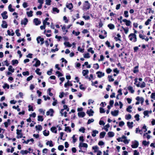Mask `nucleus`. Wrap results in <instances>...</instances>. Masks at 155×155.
I'll use <instances>...</instances> for the list:
<instances>
[{"label": "nucleus", "instance_id": "nucleus-1", "mask_svg": "<svg viewBox=\"0 0 155 155\" xmlns=\"http://www.w3.org/2000/svg\"><path fill=\"white\" fill-rule=\"evenodd\" d=\"M91 5L88 1H85L83 4L82 9L84 10H87L90 8Z\"/></svg>", "mask_w": 155, "mask_h": 155}, {"label": "nucleus", "instance_id": "nucleus-2", "mask_svg": "<svg viewBox=\"0 0 155 155\" xmlns=\"http://www.w3.org/2000/svg\"><path fill=\"white\" fill-rule=\"evenodd\" d=\"M136 100L137 101L135 103L136 105H138L139 104L140 102L139 101H140L141 102V104H142L144 101V99L143 97H140L139 96H137L136 98Z\"/></svg>", "mask_w": 155, "mask_h": 155}, {"label": "nucleus", "instance_id": "nucleus-3", "mask_svg": "<svg viewBox=\"0 0 155 155\" xmlns=\"http://www.w3.org/2000/svg\"><path fill=\"white\" fill-rule=\"evenodd\" d=\"M16 134H17V136H16V137L17 139L21 138L22 137L23 134L22 133L21 130L17 129L16 130Z\"/></svg>", "mask_w": 155, "mask_h": 155}, {"label": "nucleus", "instance_id": "nucleus-4", "mask_svg": "<svg viewBox=\"0 0 155 155\" xmlns=\"http://www.w3.org/2000/svg\"><path fill=\"white\" fill-rule=\"evenodd\" d=\"M132 144L131 145V147L133 148H137L139 144L138 142L136 140L132 141Z\"/></svg>", "mask_w": 155, "mask_h": 155}, {"label": "nucleus", "instance_id": "nucleus-5", "mask_svg": "<svg viewBox=\"0 0 155 155\" xmlns=\"http://www.w3.org/2000/svg\"><path fill=\"white\" fill-rule=\"evenodd\" d=\"M54 113V110L52 109H50L46 113L47 116L50 115L52 117L53 116V113Z\"/></svg>", "mask_w": 155, "mask_h": 155}, {"label": "nucleus", "instance_id": "nucleus-6", "mask_svg": "<svg viewBox=\"0 0 155 155\" xmlns=\"http://www.w3.org/2000/svg\"><path fill=\"white\" fill-rule=\"evenodd\" d=\"M37 41L38 43H40V41L41 42V45L43 44L44 43V38H41V36H38L37 38Z\"/></svg>", "mask_w": 155, "mask_h": 155}, {"label": "nucleus", "instance_id": "nucleus-7", "mask_svg": "<svg viewBox=\"0 0 155 155\" xmlns=\"http://www.w3.org/2000/svg\"><path fill=\"white\" fill-rule=\"evenodd\" d=\"M34 60L35 61H36L35 63L33 65L35 67H38L40 65L41 62L37 58H35L34 59Z\"/></svg>", "mask_w": 155, "mask_h": 155}, {"label": "nucleus", "instance_id": "nucleus-8", "mask_svg": "<svg viewBox=\"0 0 155 155\" xmlns=\"http://www.w3.org/2000/svg\"><path fill=\"white\" fill-rule=\"evenodd\" d=\"M86 113L90 117L93 116L94 112L92 109H90L89 110H87Z\"/></svg>", "mask_w": 155, "mask_h": 155}, {"label": "nucleus", "instance_id": "nucleus-9", "mask_svg": "<svg viewBox=\"0 0 155 155\" xmlns=\"http://www.w3.org/2000/svg\"><path fill=\"white\" fill-rule=\"evenodd\" d=\"M126 137L124 135L122 136L121 137V138L124 139L125 140H121V142H123L124 143L126 144H128L129 143V141L127 139H126Z\"/></svg>", "mask_w": 155, "mask_h": 155}, {"label": "nucleus", "instance_id": "nucleus-10", "mask_svg": "<svg viewBox=\"0 0 155 155\" xmlns=\"http://www.w3.org/2000/svg\"><path fill=\"white\" fill-rule=\"evenodd\" d=\"M122 21L123 22L125 23V25L127 26H130L131 24V22L130 20H127L126 19H123Z\"/></svg>", "mask_w": 155, "mask_h": 155}, {"label": "nucleus", "instance_id": "nucleus-11", "mask_svg": "<svg viewBox=\"0 0 155 155\" xmlns=\"http://www.w3.org/2000/svg\"><path fill=\"white\" fill-rule=\"evenodd\" d=\"M7 12L6 11H5L1 14V15L3 19H6L8 18V16L7 15Z\"/></svg>", "mask_w": 155, "mask_h": 155}, {"label": "nucleus", "instance_id": "nucleus-12", "mask_svg": "<svg viewBox=\"0 0 155 155\" xmlns=\"http://www.w3.org/2000/svg\"><path fill=\"white\" fill-rule=\"evenodd\" d=\"M119 111L118 110L112 111L111 112V114L112 115L114 116H117L119 113Z\"/></svg>", "mask_w": 155, "mask_h": 155}, {"label": "nucleus", "instance_id": "nucleus-13", "mask_svg": "<svg viewBox=\"0 0 155 155\" xmlns=\"http://www.w3.org/2000/svg\"><path fill=\"white\" fill-rule=\"evenodd\" d=\"M79 147L80 148H81V147H85L87 148L88 147V145L87 144V143H79Z\"/></svg>", "mask_w": 155, "mask_h": 155}, {"label": "nucleus", "instance_id": "nucleus-14", "mask_svg": "<svg viewBox=\"0 0 155 155\" xmlns=\"http://www.w3.org/2000/svg\"><path fill=\"white\" fill-rule=\"evenodd\" d=\"M1 26L3 28H7L8 24L5 21H2Z\"/></svg>", "mask_w": 155, "mask_h": 155}, {"label": "nucleus", "instance_id": "nucleus-15", "mask_svg": "<svg viewBox=\"0 0 155 155\" xmlns=\"http://www.w3.org/2000/svg\"><path fill=\"white\" fill-rule=\"evenodd\" d=\"M139 83L140 82H139V83L138 84H136V85L137 87H140L141 88H143L145 87L146 84L144 82H143L140 85Z\"/></svg>", "mask_w": 155, "mask_h": 155}, {"label": "nucleus", "instance_id": "nucleus-16", "mask_svg": "<svg viewBox=\"0 0 155 155\" xmlns=\"http://www.w3.org/2000/svg\"><path fill=\"white\" fill-rule=\"evenodd\" d=\"M96 74H97V77L99 78H101L102 76H103L104 75V73H103L102 72L100 71H97Z\"/></svg>", "mask_w": 155, "mask_h": 155}, {"label": "nucleus", "instance_id": "nucleus-17", "mask_svg": "<svg viewBox=\"0 0 155 155\" xmlns=\"http://www.w3.org/2000/svg\"><path fill=\"white\" fill-rule=\"evenodd\" d=\"M34 22L35 23V25H38L41 23V21L38 20V18H35L34 19Z\"/></svg>", "mask_w": 155, "mask_h": 155}, {"label": "nucleus", "instance_id": "nucleus-18", "mask_svg": "<svg viewBox=\"0 0 155 155\" xmlns=\"http://www.w3.org/2000/svg\"><path fill=\"white\" fill-rule=\"evenodd\" d=\"M78 114L79 117H83L85 115V114L84 112H78Z\"/></svg>", "mask_w": 155, "mask_h": 155}, {"label": "nucleus", "instance_id": "nucleus-19", "mask_svg": "<svg viewBox=\"0 0 155 155\" xmlns=\"http://www.w3.org/2000/svg\"><path fill=\"white\" fill-rule=\"evenodd\" d=\"M24 22L23 21V20H22L21 21V25H25L27 24V23L28 22V19L26 18H24Z\"/></svg>", "mask_w": 155, "mask_h": 155}, {"label": "nucleus", "instance_id": "nucleus-20", "mask_svg": "<svg viewBox=\"0 0 155 155\" xmlns=\"http://www.w3.org/2000/svg\"><path fill=\"white\" fill-rule=\"evenodd\" d=\"M64 109H61V111H60V113L61 114L62 116H63L64 115V114L63 113V111H64V110H66L67 108H68V106L67 105H64L63 106Z\"/></svg>", "mask_w": 155, "mask_h": 155}, {"label": "nucleus", "instance_id": "nucleus-21", "mask_svg": "<svg viewBox=\"0 0 155 155\" xmlns=\"http://www.w3.org/2000/svg\"><path fill=\"white\" fill-rule=\"evenodd\" d=\"M51 130L53 133H54L55 134L57 133V128L55 127H51Z\"/></svg>", "mask_w": 155, "mask_h": 155}, {"label": "nucleus", "instance_id": "nucleus-22", "mask_svg": "<svg viewBox=\"0 0 155 155\" xmlns=\"http://www.w3.org/2000/svg\"><path fill=\"white\" fill-rule=\"evenodd\" d=\"M138 66H137L135 67L134 68L133 72L134 73H136L139 71L138 69Z\"/></svg>", "mask_w": 155, "mask_h": 155}, {"label": "nucleus", "instance_id": "nucleus-23", "mask_svg": "<svg viewBox=\"0 0 155 155\" xmlns=\"http://www.w3.org/2000/svg\"><path fill=\"white\" fill-rule=\"evenodd\" d=\"M128 90L130 91V93L132 94L134 93V91L133 90V87L130 86H129L127 87Z\"/></svg>", "mask_w": 155, "mask_h": 155}, {"label": "nucleus", "instance_id": "nucleus-24", "mask_svg": "<svg viewBox=\"0 0 155 155\" xmlns=\"http://www.w3.org/2000/svg\"><path fill=\"white\" fill-rule=\"evenodd\" d=\"M66 7L69 9L71 10L73 8V4L72 3L66 4Z\"/></svg>", "mask_w": 155, "mask_h": 155}, {"label": "nucleus", "instance_id": "nucleus-25", "mask_svg": "<svg viewBox=\"0 0 155 155\" xmlns=\"http://www.w3.org/2000/svg\"><path fill=\"white\" fill-rule=\"evenodd\" d=\"M107 134L109 137H113L114 135V133L112 131H109L108 133Z\"/></svg>", "mask_w": 155, "mask_h": 155}, {"label": "nucleus", "instance_id": "nucleus-26", "mask_svg": "<svg viewBox=\"0 0 155 155\" xmlns=\"http://www.w3.org/2000/svg\"><path fill=\"white\" fill-rule=\"evenodd\" d=\"M53 89V88H49L47 90V92H48V95L50 96H52L53 95V94L51 92V90Z\"/></svg>", "mask_w": 155, "mask_h": 155}, {"label": "nucleus", "instance_id": "nucleus-27", "mask_svg": "<svg viewBox=\"0 0 155 155\" xmlns=\"http://www.w3.org/2000/svg\"><path fill=\"white\" fill-rule=\"evenodd\" d=\"M134 124L133 122H128L127 123V124L128 127L129 128H132L133 127V124Z\"/></svg>", "mask_w": 155, "mask_h": 155}, {"label": "nucleus", "instance_id": "nucleus-28", "mask_svg": "<svg viewBox=\"0 0 155 155\" xmlns=\"http://www.w3.org/2000/svg\"><path fill=\"white\" fill-rule=\"evenodd\" d=\"M82 73L84 76H85L89 73V71L88 70H84L82 71Z\"/></svg>", "mask_w": 155, "mask_h": 155}, {"label": "nucleus", "instance_id": "nucleus-29", "mask_svg": "<svg viewBox=\"0 0 155 155\" xmlns=\"http://www.w3.org/2000/svg\"><path fill=\"white\" fill-rule=\"evenodd\" d=\"M106 133V132L104 131L101 132L100 134V138H103L104 137Z\"/></svg>", "mask_w": 155, "mask_h": 155}, {"label": "nucleus", "instance_id": "nucleus-30", "mask_svg": "<svg viewBox=\"0 0 155 155\" xmlns=\"http://www.w3.org/2000/svg\"><path fill=\"white\" fill-rule=\"evenodd\" d=\"M61 28L62 31L63 32H65L64 34V35H65L66 33H67L68 32V30L67 29H66V26L65 25H63L62 26Z\"/></svg>", "mask_w": 155, "mask_h": 155}, {"label": "nucleus", "instance_id": "nucleus-31", "mask_svg": "<svg viewBox=\"0 0 155 155\" xmlns=\"http://www.w3.org/2000/svg\"><path fill=\"white\" fill-rule=\"evenodd\" d=\"M131 35H130V36H134V39L133 40V41L134 42H136V41H137V38L136 35L135 34H132Z\"/></svg>", "mask_w": 155, "mask_h": 155}, {"label": "nucleus", "instance_id": "nucleus-32", "mask_svg": "<svg viewBox=\"0 0 155 155\" xmlns=\"http://www.w3.org/2000/svg\"><path fill=\"white\" fill-rule=\"evenodd\" d=\"M12 5L11 4L9 5L8 6V9L10 12H13L14 11L15 9L14 8H12Z\"/></svg>", "mask_w": 155, "mask_h": 155}, {"label": "nucleus", "instance_id": "nucleus-33", "mask_svg": "<svg viewBox=\"0 0 155 155\" xmlns=\"http://www.w3.org/2000/svg\"><path fill=\"white\" fill-rule=\"evenodd\" d=\"M98 133V131L96 130H93L92 134V136L93 137H95L96 136V134Z\"/></svg>", "mask_w": 155, "mask_h": 155}, {"label": "nucleus", "instance_id": "nucleus-34", "mask_svg": "<svg viewBox=\"0 0 155 155\" xmlns=\"http://www.w3.org/2000/svg\"><path fill=\"white\" fill-rule=\"evenodd\" d=\"M107 26L110 29H113L115 28L114 25L111 23L108 24Z\"/></svg>", "mask_w": 155, "mask_h": 155}, {"label": "nucleus", "instance_id": "nucleus-35", "mask_svg": "<svg viewBox=\"0 0 155 155\" xmlns=\"http://www.w3.org/2000/svg\"><path fill=\"white\" fill-rule=\"evenodd\" d=\"M33 11H30V12H26V14L29 17H31L33 16Z\"/></svg>", "mask_w": 155, "mask_h": 155}, {"label": "nucleus", "instance_id": "nucleus-36", "mask_svg": "<svg viewBox=\"0 0 155 155\" xmlns=\"http://www.w3.org/2000/svg\"><path fill=\"white\" fill-rule=\"evenodd\" d=\"M53 142L52 140H50V141H48L46 143V144L47 145H49V146L50 147H52L53 146Z\"/></svg>", "mask_w": 155, "mask_h": 155}, {"label": "nucleus", "instance_id": "nucleus-37", "mask_svg": "<svg viewBox=\"0 0 155 155\" xmlns=\"http://www.w3.org/2000/svg\"><path fill=\"white\" fill-rule=\"evenodd\" d=\"M8 70L9 71H10L12 73H13L15 69H14L13 68V67L12 65H10L8 68Z\"/></svg>", "mask_w": 155, "mask_h": 155}, {"label": "nucleus", "instance_id": "nucleus-38", "mask_svg": "<svg viewBox=\"0 0 155 155\" xmlns=\"http://www.w3.org/2000/svg\"><path fill=\"white\" fill-rule=\"evenodd\" d=\"M21 153L22 154L24 155V154H27L28 153H30V152L28 151L27 150H22L21 151Z\"/></svg>", "mask_w": 155, "mask_h": 155}, {"label": "nucleus", "instance_id": "nucleus-39", "mask_svg": "<svg viewBox=\"0 0 155 155\" xmlns=\"http://www.w3.org/2000/svg\"><path fill=\"white\" fill-rule=\"evenodd\" d=\"M121 28L124 30V32L126 34H127V33L129 31V28H124L123 26H122L121 27Z\"/></svg>", "mask_w": 155, "mask_h": 155}, {"label": "nucleus", "instance_id": "nucleus-40", "mask_svg": "<svg viewBox=\"0 0 155 155\" xmlns=\"http://www.w3.org/2000/svg\"><path fill=\"white\" fill-rule=\"evenodd\" d=\"M38 126H35V128L36 130H38L39 131H41L42 129V127L41 126V125H38Z\"/></svg>", "mask_w": 155, "mask_h": 155}, {"label": "nucleus", "instance_id": "nucleus-41", "mask_svg": "<svg viewBox=\"0 0 155 155\" xmlns=\"http://www.w3.org/2000/svg\"><path fill=\"white\" fill-rule=\"evenodd\" d=\"M64 44L65 45L68 47H71L72 46V45L69 42H64Z\"/></svg>", "mask_w": 155, "mask_h": 155}, {"label": "nucleus", "instance_id": "nucleus-42", "mask_svg": "<svg viewBox=\"0 0 155 155\" xmlns=\"http://www.w3.org/2000/svg\"><path fill=\"white\" fill-rule=\"evenodd\" d=\"M112 76L108 75V81L109 82H112L114 81V79L112 78Z\"/></svg>", "mask_w": 155, "mask_h": 155}, {"label": "nucleus", "instance_id": "nucleus-43", "mask_svg": "<svg viewBox=\"0 0 155 155\" xmlns=\"http://www.w3.org/2000/svg\"><path fill=\"white\" fill-rule=\"evenodd\" d=\"M92 148L93 150H94V152L95 153L98 151L97 150L98 149V147L97 146H93L92 147Z\"/></svg>", "mask_w": 155, "mask_h": 155}, {"label": "nucleus", "instance_id": "nucleus-44", "mask_svg": "<svg viewBox=\"0 0 155 155\" xmlns=\"http://www.w3.org/2000/svg\"><path fill=\"white\" fill-rule=\"evenodd\" d=\"M38 121H42L44 120L43 116H38Z\"/></svg>", "mask_w": 155, "mask_h": 155}, {"label": "nucleus", "instance_id": "nucleus-45", "mask_svg": "<svg viewBox=\"0 0 155 155\" xmlns=\"http://www.w3.org/2000/svg\"><path fill=\"white\" fill-rule=\"evenodd\" d=\"M40 70V68H37L35 71V72L36 74L39 75H41V72H39Z\"/></svg>", "mask_w": 155, "mask_h": 155}, {"label": "nucleus", "instance_id": "nucleus-46", "mask_svg": "<svg viewBox=\"0 0 155 155\" xmlns=\"http://www.w3.org/2000/svg\"><path fill=\"white\" fill-rule=\"evenodd\" d=\"M12 64L13 65H14L16 64H17L18 63V60H16V59L12 60Z\"/></svg>", "mask_w": 155, "mask_h": 155}, {"label": "nucleus", "instance_id": "nucleus-47", "mask_svg": "<svg viewBox=\"0 0 155 155\" xmlns=\"http://www.w3.org/2000/svg\"><path fill=\"white\" fill-rule=\"evenodd\" d=\"M132 107L131 106H129L126 109V110L127 111L131 113L132 112L131 110L130 109L132 108Z\"/></svg>", "mask_w": 155, "mask_h": 155}, {"label": "nucleus", "instance_id": "nucleus-48", "mask_svg": "<svg viewBox=\"0 0 155 155\" xmlns=\"http://www.w3.org/2000/svg\"><path fill=\"white\" fill-rule=\"evenodd\" d=\"M30 74L29 71H26L25 72H22V74L24 76H28Z\"/></svg>", "mask_w": 155, "mask_h": 155}, {"label": "nucleus", "instance_id": "nucleus-49", "mask_svg": "<svg viewBox=\"0 0 155 155\" xmlns=\"http://www.w3.org/2000/svg\"><path fill=\"white\" fill-rule=\"evenodd\" d=\"M3 87L4 89H5L6 88H7V89H8L9 88V84H8L7 83H5L4 85L3 86Z\"/></svg>", "mask_w": 155, "mask_h": 155}, {"label": "nucleus", "instance_id": "nucleus-50", "mask_svg": "<svg viewBox=\"0 0 155 155\" xmlns=\"http://www.w3.org/2000/svg\"><path fill=\"white\" fill-rule=\"evenodd\" d=\"M125 119L127 120H129L131 118V116L130 114L126 115L125 116Z\"/></svg>", "mask_w": 155, "mask_h": 155}, {"label": "nucleus", "instance_id": "nucleus-51", "mask_svg": "<svg viewBox=\"0 0 155 155\" xmlns=\"http://www.w3.org/2000/svg\"><path fill=\"white\" fill-rule=\"evenodd\" d=\"M64 148V147L62 145H60L58 146V149L59 150L62 151Z\"/></svg>", "mask_w": 155, "mask_h": 155}, {"label": "nucleus", "instance_id": "nucleus-52", "mask_svg": "<svg viewBox=\"0 0 155 155\" xmlns=\"http://www.w3.org/2000/svg\"><path fill=\"white\" fill-rule=\"evenodd\" d=\"M46 130H45L43 131V134L45 136H47L49 135V132L48 131H47V132H46Z\"/></svg>", "mask_w": 155, "mask_h": 155}, {"label": "nucleus", "instance_id": "nucleus-53", "mask_svg": "<svg viewBox=\"0 0 155 155\" xmlns=\"http://www.w3.org/2000/svg\"><path fill=\"white\" fill-rule=\"evenodd\" d=\"M124 15L126 18H127V17H128L129 15H128V11H124Z\"/></svg>", "mask_w": 155, "mask_h": 155}, {"label": "nucleus", "instance_id": "nucleus-54", "mask_svg": "<svg viewBox=\"0 0 155 155\" xmlns=\"http://www.w3.org/2000/svg\"><path fill=\"white\" fill-rule=\"evenodd\" d=\"M68 130L69 132H71V129L70 128V127L69 126L65 127L64 131H65Z\"/></svg>", "mask_w": 155, "mask_h": 155}, {"label": "nucleus", "instance_id": "nucleus-55", "mask_svg": "<svg viewBox=\"0 0 155 155\" xmlns=\"http://www.w3.org/2000/svg\"><path fill=\"white\" fill-rule=\"evenodd\" d=\"M149 143V142H147L146 140H143L142 142V144L145 146L147 145Z\"/></svg>", "mask_w": 155, "mask_h": 155}, {"label": "nucleus", "instance_id": "nucleus-56", "mask_svg": "<svg viewBox=\"0 0 155 155\" xmlns=\"http://www.w3.org/2000/svg\"><path fill=\"white\" fill-rule=\"evenodd\" d=\"M84 57L85 58H89L90 57L89 55V54L88 53L85 54L84 56Z\"/></svg>", "mask_w": 155, "mask_h": 155}, {"label": "nucleus", "instance_id": "nucleus-57", "mask_svg": "<svg viewBox=\"0 0 155 155\" xmlns=\"http://www.w3.org/2000/svg\"><path fill=\"white\" fill-rule=\"evenodd\" d=\"M52 9L53 12H56L57 13H58L59 12V10L57 8H53Z\"/></svg>", "mask_w": 155, "mask_h": 155}, {"label": "nucleus", "instance_id": "nucleus-58", "mask_svg": "<svg viewBox=\"0 0 155 155\" xmlns=\"http://www.w3.org/2000/svg\"><path fill=\"white\" fill-rule=\"evenodd\" d=\"M149 113V111L148 110H145L143 112V114L145 116H147L149 117L148 115Z\"/></svg>", "mask_w": 155, "mask_h": 155}, {"label": "nucleus", "instance_id": "nucleus-59", "mask_svg": "<svg viewBox=\"0 0 155 155\" xmlns=\"http://www.w3.org/2000/svg\"><path fill=\"white\" fill-rule=\"evenodd\" d=\"M110 127V125L109 124H108L107 125H106L104 127V129L106 130V131H107L108 130V128Z\"/></svg>", "mask_w": 155, "mask_h": 155}, {"label": "nucleus", "instance_id": "nucleus-60", "mask_svg": "<svg viewBox=\"0 0 155 155\" xmlns=\"http://www.w3.org/2000/svg\"><path fill=\"white\" fill-rule=\"evenodd\" d=\"M140 116L139 115L137 114L135 115L134 116V117L135 118L136 120L138 121L140 120V118H139Z\"/></svg>", "mask_w": 155, "mask_h": 155}, {"label": "nucleus", "instance_id": "nucleus-61", "mask_svg": "<svg viewBox=\"0 0 155 155\" xmlns=\"http://www.w3.org/2000/svg\"><path fill=\"white\" fill-rule=\"evenodd\" d=\"M94 67L95 69H97L99 68V65L98 63L94 64Z\"/></svg>", "mask_w": 155, "mask_h": 155}, {"label": "nucleus", "instance_id": "nucleus-62", "mask_svg": "<svg viewBox=\"0 0 155 155\" xmlns=\"http://www.w3.org/2000/svg\"><path fill=\"white\" fill-rule=\"evenodd\" d=\"M19 30L18 29H17L15 31V33L17 35L18 37L20 36L21 35L20 33L19 32Z\"/></svg>", "mask_w": 155, "mask_h": 155}, {"label": "nucleus", "instance_id": "nucleus-63", "mask_svg": "<svg viewBox=\"0 0 155 155\" xmlns=\"http://www.w3.org/2000/svg\"><path fill=\"white\" fill-rule=\"evenodd\" d=\"M100 112L101 113H104L105 112V110L103 108L100 107Z\"/></svg>", "mask_w": 155, "mask_h": 155}, {"label": "nucleus", "instance_id": "nucleus-64", "mask_svg": "<svg viewBox=\"0 0 155 155\" xmlns=\"http://www.w3.org/2000/svg\"><path fill=\"white\" fill-rule=\"evenodd\" d=\"M151 98L155 100V92L152 93L151 95Z\"/></svg>", "mask_w": 155, "mask_h": 155}]
</instances>
